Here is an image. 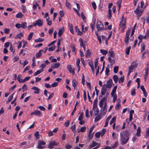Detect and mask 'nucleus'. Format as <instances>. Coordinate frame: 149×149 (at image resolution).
<instances>
[{"label":"nucleus","instance_id":"obj_35","mask_svg":"<svg viewBox=\"0 0 149 149\" xmlns=\"http://www.w3.org/2000/svg\"><path fill=\"white\" fill-rule=\"evenodd\" d=\"M49 59L51 60V62H57V59L55 58H53L52 56H50L49 58Z\"/></svg>","mask_w":149,"mask_h":149},{"label":"nucleus","instance_id":"obj_20","mask_svg":"<svg viewBox=\"0 0 149 149\" xmlns=\"http://www.w3.org/2000/svg\"><path fill=\"white\" fill-rule=\"evenodd\" d=\"M102 116L101 114H99L95 117V122H97L99 121L101 118Z\"/></svg>","mask_w":149,"mask_h":149},{"label":"nucleus","instance_id":"obj_21","mask_svg":"<svg viewBox=\"0 0 149 149\" xmlns=\"http://www.w3.org/2000/svg\"><path fill=\"white\" fill-rule=\"evenodd\" d=\"M60 65V64L58 63H53L52 64V68H57L59 67Z\"/></svg>","mask_w":149,"mask_h":149},{"label":"nucleus","instance_id":"obj_34","mask_svg":"<svg viewBox=\"0 0 149 149\" xmlns=\"http://www.w3.org/2000/svg\"><path fill=\"white\" fill-rule=\"evenodd\" d=\"M14 94V93H13L12 95H10L8 97V100L6 102L7 103L10 102L11 101V100H12V99L13 98V97Z\"/></svg>","mask_w":149,"mask_h":149},{"label":"nucleus","instance_id":"obj_23","mask_svg":"<svg viewBox=\"0 0 149 149\" xmlns=\"http://www.w3.org/2000/svg\"><path fill=\"white\" fill-rule=\"evenodd\" d=\"M97 144V143L94 141H93L92 143L89 146V148H91L95 146H96Z\"/></svg>","mask_w":149,"mask_h":149},{"label":"nucleus","instance_id":"obj_56","mask_svg":"<svg viewBox=\"0 0 149 149\" xmlns=\"http://www.w3.org/2000/svg\"><path fill=\"white\" fill-rule=\"evenodd\" d=\"M81 16L84 22H86V18L85 16L84 15L83 13H81Z\"/></svg>","mask_w":149,"mask_h":149},{"label":"nucleus","instance_id":"obj_62","mask_svg":"<svg viewBox=\"0 0 149 149\" xmlns=\"http://www.w3.org/2000/svg\"><path fill=\"white\" fill-rule=\"evenodd\" d=\"M147 15L146 17V20L147 23L149 24V12L147 13Z\"/></svg>","mask_w":149,"mask_h":149},{"label":"nucleus","instance_id":"obj_6","mask_svg":"<svg viewBox=\"0 0 149 149\" xmlns=\"http://www.w3.org/2000/svg\"><path fill=\"white\" fill-rule=\"evenodd\" d=\"M96 27L98 31L101 30L103 29V25L101 22L97 21L96 24Z\"/></svg>","mask_w":149,"mask_h":149},{"label":"nucleus","instance_id":"obj_49","mask_svg":"<svg viewBox=\"0 0 149 149\" xmlns=\"http://www.w3.org/2000/svg\"><path fill=\"white\" fill-rule=\"evenodd\" d=\"M94 133V132L91 133H90V132H89V134H88V137L89 139V140H90L93 137V134Z\"/></svg>","mask_w":149,"mask_h":149},{"label":"nucleus","instance_id":"obj_44","mask_svg":"<svg viewBox=\"0 0 149 149\" xmlns=\"http://www.w3.org/2000/svg\"><path fill=\"white\" fill-rule=\"evenodd\" d=\"M35 136L36 137L37 139H38L39 138V132L38 131H37L34 134Z\"/></svg>","mask_w":149,"mask_h":149},{"label":"nucleus","instance_id":"obj_59","mask_svg":"<svg viewBox=\"0 0 149 149\" xmlns=\"http://www.w3.org/2000/svg\"><path fill=\"white\" fill-rule=\"evenodd\" d=\"M55 46L51 47L48 49V51H53L55 49Z\"/></svg>","mask_w":149,"mask_h":149},{"label":"nucleus","instance_id":"obj_1","mask_svg":"<svg viewBox=\"0 0 149 149\" xmlns=\"http://www.w3.org/2000/svg\"><path fill=\"white\" fill-rule=\"evenodd\" d=\"M138 65V64L136 61H133L131 63L130 66L128 68L129 71L128 75H129L130 73L133 72V70L136 68Z\"/></svg>","mask_w":149,"mask_h":149},{"label":"nucleus","instance_id":"obj_26","mask_svg":"<svg viewBox=\"0 0 149 149\" xmlns=\"http://www.w3.org/2000/svg\"><path fill=\"white\" fill-rule=\"evenodd\" d=\"M43 51L42 50H40L38 53H37L36 54V56L37 58H38L42 56V52H43Z\"/></svg>","mask_w":149,"mask_h":149},{"label":"nucleus","instance_id":"obj_61","mask_svg":"<svg viewBox=\"0 0 149 149\" xmlns=\"http://www.w3.org/2000/svg\"><path fill=\"white\" fill-rule=\"evenodd\" d=\"M86 128L85 127H83L81 128L80 129V131L81 132H84L86 131Z\"/></svg>","mask_w":149,"mask_h":149},{"label":"nucleus","instance_id":"obj_63","mask_svg":"<svg viewBox=\"0 0 149 149\" xmlns=\"http://www.w3.org/2000/svg\"><path fill=\"white\" fill-rule=\"evenodd\" d=\"M22 89H23L24 90L23 91V92H24V91L25 90H27V87L26 85L24 84L22 88Z\"/></svg>","mask_w":149,"mask_h":149},{"label":"nucleus","instance_id":"obj_8","mask_svg":"<svg viewBox=\"0 0 149 149\" xmlns=\"http://www.w3.org/2000/svg\"><path fill=\"white\" fill-rule=\"evenodd\" d=\"M31 115H34L36 116H38L39 117L40 116L42 115L41 112L38 110H36L33 112H31Z\"/></svg>","mask_w":149,"mask_h":149},{"label":"nucleus","instance_id":"obj_54","mask_svg":"<svg viewBox=\"0 0 149 149\" xmlns=\"http://www.w3.org/2000/svg\"><path fill=\"white\" fill-rule=\"evenodd\" d=\"M58 82H55L52 84L51 85V86L53 87H55L58 85Z\"/></svg>","mask_w":149,"mask_h":149},{"label":"nucleus","instance_id":"obj_37","mask_svg":"<svg viewBox=\"0 0 149 149\" xmlns=\"http://www.w3.org/2000/svg\"><path fill=\"white\" fill-rule=\"evenodd\" d=\"M141 52H142L145 50V45L143 43H142L141 44Z\"/></svg>","mask_w":149,"mask_h":149},{"label":"nucleus","instance_id":"obj_2","mask_svg":"<svg viewBox=\"0 0 149 149\" xmlns=\"http://www.w3.org/2000/svg\"><path fill=\"white\" fill-rule=\"evenodd\" d=\"M117 88V86H115L113 89L112 90L111 93V97H113V102H116L117 99V96L116 93Z\"/></svg>","mask_w":149,"mask_h":149},{"label":"nucleus","instance_id":"obj_30","mask_svg":"<svg viewBox=\"0 0 149 149\" xmlns=\"http://www.w3.org/2000/svg\"><path fill=\"white\" fill-rule=\"evenodd\" d=\"M93 110L94 111V114L95 116L97 115L99 112V110L97 108H95V109H93Z\"/></svg>","mask_w":149,"mask_h":149},{"label":"nucleus","instance_id":"obj_31","mask_svg":"<svg viewBox=\"0 0 149 149\" xmlns=\"http://www.w3.org/2000/svg\"><path fill=\"white\" fill-rule=\"evenodd\" d=\"M126 24V22L125 20H124L123 22L122 21V22H121L120 24V27H125Z\"/></svg>","mask_w":149,"mask_h":149},{"label":"nucleus","instance_id":"obj_48","mask_svg":"<svg viewBox=\"0 0 149 149\" xmlns=\"http://www.w3.org/2000/svg\"><path fill=\"white\" fill-rule=\"evenodd\" d=\"M130 134V132L129 131L126 130L125 132L124 135L125 136H128Z\"/></svg>","mask_w":149,"mask_h":149},{"label":"nucleus","instance_id":"obj_58","mask_svg":"<svg viewBox=\"0 0 149 149\" xmlns=\"http://www.w3.org/2000/svg\"><path fill=\"white\" fill-rule=\"evenodd\" d=\"M90 50L88 49L86 51V57L88 58L90 57Z\"/></svg>","mask_w":149,"mask_h":149},{"label":"nucleus","instance_id":"obj_27","mask_svg":"<svg viewBox=\"0 0 149 149\" xmlns=\"http://www.w3.org/2000/svg\"><path fill=\"white\" fill-rule=\"evenodd\" d=\"M24 16V15L22 13L19 12L16 15V17L17 18H22Z\"/></svg>","mask_w":149,"mask_h":149},{"label":"nucleus","instance_id":"obj_28","mask_svg":"<svg viewBox=\"0 0 149 149\" xmlns=\"http://www.w3.org/2000/svg\"><path fill=\"white\" fill-rule=\"evenodd\" d=\"M141 128L140 127H139L137 130V132L136 133V136L138 137L140 136Z\"/></svg>","mask_w":149,"mask_h":149},{"label":"nucleus","instance_id":"obj_16","mask_svg":"<svg viewBox=\"0 0 149 149\" xmlns=\"http://www.w3.org/2000/svg\"><path fill=\"white\" fill-rule=\"evenodd\" d=\"M64 31L63 27L59 29L58 33V35L59 37H60Z\"/></svg>","mask_w":149,"mask_h":149},{"label":"nucleus","instance_id":"obj_47","mask_svg":"<svg viewBox=\"0 0 149 149\" xmlns=\"http://www.w3.org/2000/svg\"><path fill=\"white\" fill-rule=\"evenodd\" d=\"M124 80V77L123 76L121 77L120 78H119V79L118 82L119 83L120 82H122L123 83Z\"/></svg>","mask_w":149,"mask_h":149},{"label":"nucleus","instance_id":"obj_5","mask_svg":"<svg viewBox=\"0 0 149 149\" xmlns=\"http://www.w3.org/2000/svg\"><path fill=\"white\" fill-rule=\"evenodd\" d=\"M130 29H128L126 33V36L124 40L126 45H127L128 43V41L130 39L129 36L130 34Z\"/></svg>","mask_w":149,"mask_h":149},{"label":"nucleus","instance_id":"obj_53","mask_svg":"<svg viewBox=\"0 0 149 149\" xmlns=\"http://www.w3.org/2000/svg\"><path fill=\"white\" fill-rule=\"evenodd\" d=\"M30 77H26L24 79L22 80V83H24L26 81H27L29 79Z\"/></svg>","mask_w":149,"mask_h":149},{"label":"nucleus","instance_id":"obj_29","mask_svg":"<svg viewBox=\"0 0 149 149\" xmlns=\"http://www.w3.org/2000/svg\"><path fill=\"white\" fill-rule=\"evenodd\" d=\"M109 61L111 63V65L114 64L115 61L112 59L110 57H109L108 58Z\"/></svg>","mask_w":149,"mask_h":149},{"label":"nucleus","instance_id":"obj_11","mask_svg":"<svg viewBox=\"0 0 149 149\" xmlns=\"http://www.w3.org/2000/svg\"><path fill=\"white\" fill-rule=\"evenodd\" d=\"M67 67L68 70L70 73H72L73 74L74 73V68H72L71 65H68Z\"/></svg>","mask_w":149,"mask_h":149},{"label":"nucleus","instance_id":"obj_57","mask_svg":"<svg viewBox=\"0 0 149 149\" xmlns=\"http://www.w3.org/2000/svg\"><path fill=\"white\" fill-rule=\"evenodd\" d=\"M135 89V88H132V90L131 94L132 95L134 96L136 94Z\"/></svg>","mask_w":149,"mask_h":149},{"label":"nucleus","instance_id":"obj_24","mask_svg":"<svg viewBox=\"0 0 149 149\" xmlns=\"http://www.w3.org/2000/svg\"><path fill=\"white\" fill-rule=\"evenodd\" d=\"M72 86L74 88V89H75V87L78 84V83L76 80L75 79L73 80L72 81Z\"/></svg>","mask_w":149,"mask_h":149},{"label":"nucleus","instance_id":"obj_43","mask_svg":"<svg viewBox=\"0 0 149 149\" xmlns=\"http://www.w3.org/2000/svg\"><path fill=\"white\" fill-rule=\"evenodd\" d=\"M33 34V32H31L29 34V35L28 36V39L29 40H30L31 39Z\"/></svg>","mask_w":149,"mask_h":149},{"label":"nucleus","instance_id":"obj_60","mask_svg":"<svg viewBox=\"0 0 149 149\" xmlns=\"http://www.w3.org/2000/svg\"><path fill=\"white\" fill-rule=\"evenodd\" d=\"M70 32L74 34V31L73 30V25L72 24H71V25L70 26Z\"/></svg>","mask_w":149,"mask_h":149},{"label":"nucleus","instance_id":"obj_15","mask_svg":"<svg viewBox=\"0 0 149 149\" xmlns=\"http://www.w3.org/2000/svg\"><path fill=\"white\" fill-rule=\"evenodd\" d=\"M141 89L142 91L144 96L145 97H147V94L144 86H141Z\"/></svg>","mask_w":149,"mask_h":149},{"label":"nucleus","instance_id":"obj_22","mask_svg":"<svg viewBox=\"0 0 149 149\" xmlns=\"http://www.w3.org/2000/svg\"><path fill=\"white\" fill-rule=\"evenodd\" d=\"M97 98H96L94 101L93 108L95 109L97 108Z\"/></svg>","mask_w":149,"mask_h":149},{"label":"nucleus","instance_id":"obj_36","mask_svg":"<svg viewBox=\"0 0 149 149\" xmlns=\"http://www.w3.org/2000/svg\"><path fill=\"white\" fill-rule=\"evenodd\" d=\"M113 79L115 83H117L118 80V77L117 75H115L113 77Z\"/></svg>","mask_w":149,"mask_h":149},{"label":"nucleus","instance_id":"obj_55","mask_svg":"<svg viewBox=\"0 0 149 149\" xmlns=\"http://www.w3.org/2000/svg\"><path fill=\"white\" fill-rule=\"evenodd\" d=\"M21 76L19 74V75H18V76L17 77V79L18 80V81H19V83H21V82L22 83V80H23V79H22L20 77Z\"/></svg>","mask_w":149,"mask_h":149},{"label":"nucleus","instance_id":"obj_12","mask_svg":"<svg viewBox=\"0 0 149 149\" xmlns=\"http://www.w3.org/2000/svg\"><path fill=\"white\" fill-rule=\"evenodd\" d=\"M112 84V81L111 79H110L108 81L107 83L106 87L110 88L111 87Z\"/></svg>","mask_w":149,"mask_h":149},{"label":"nucleus","instance_id":"obj_4","mask_svg":"<svg viewBox=\"0 0 149 149\" xmlns=\"http://www.w3.org/2000/svg\"><path fill=\"white\" fill-rule=\"evenodd\" d=\"M103 103L104 104V107H105V108H106L107 102L106 99L105 97H103L102 99L99 102V106L100 107H102L103 106Z\"/></svg>","mask_w":149,"mask_h":149},{"label":"nucleus","instance_id":"obj_14","mask_svg":"<svg viewBox=\"0 0 149 149\" xmlns=\"http://www.w3.org/2000/svg\"><path fill=\"white\" fill-rule=\"evenodd\" d=\"M149 37V30L147 29L144 36H143V39H148Z\"/></svg>","mask_w":149,"mask_h":149},{"label":"nucleus","instance_id":"obj_42","mask_svg":"<svg viewBox=\"0 0 149 149\" xmlns=\"http://www.w3.org/2000/svg\"><path fill=\"white\" fill-rule=\"evenodd\" d=\"M116 117H113L111 120L109 122V124L110 125H111L112 124L114 123L116 120Z\"/></svg>","mask_w":149,"mask_h":149},{"label":"nucleus","instance_id":"obj_17","mask_svg":"<svg viewBox=\"0 0 149 149\" xmlns=\"http://www.w3.org/2000/svg\"><path fill=\"white\" fill-rule=\"evenodd\" d=\"M101 113L102 115H104L107 112V109L105 108V107H103L101 110Z\"/></svg>","mask_w":149,"mask_h":149},{"label":"nucleus","instance_id":"obj_9","mask_svg":"<svg viewBox=\"0 0 149 149\" xmlns=\"http://www.w3.org/2000/svg\"><path fill=\"white\" fill-rule=\"evenodd\" d=\"M57 145V143L54 141H50L48 145V148L52 149L53 148L54 146Z\"/></svg>","mask_w":149,"mask_h":149},{"label":"nucleus","instance_id":"obj_13","mask_svg":"<svg viewBox=\"0 0 149 149\" xmlns=\"http://www.w3.org/2000/svg\"><path fill=\"white\" fill-rule=\"evenodd\" d=\"M106 85L104 84L103 85V87L102 88L101 91V93L102 95H104L106 93L107 91V88L105 87Z\"/></svg>","mask_w":149,"mask_h":149},{"label":"nucleus","instance_id":"obj_41","mask_svg":"<svg viewBox=\"0 0 149 149\" xmlns=\"http://www.w3.org/2000/svg\"><path fill=\"white\" fill-rule=\"evenodd\" d=\"M131 48V47H130L126 49L125 50V53L127 55H128L129 54Z\"/></svg>","mask_w":149,"mask_h":149},{"label":"nucleus","instance_id":"obj_33","mask_svg":"<svg viewBox=\"0 0 149 149\" xmlns=\"http://www.w3.org/2000/svg\"><path fill=\"white\" fill-rule=\"evenodd\" d=\"M49 19L50 18L49 17H48V18L46 19V20L47 22V24L49 26H50L52 24V21L51 20H49Z\"/></svg>","mask_w":149,"mask_h":149},{"label":"nucleus","instance_id":"obj_39","mask_svg":"<svg viewBox=\"0 0 149 149\" xmlns=\"http://www.w3.org/2000/svg\"><path fill=\"white\" fill-rule=\"evenodd\" d=\"M44 40V39L39 38L38 39H36L35 40V42H42Z\"/></svg>","mask_w":149,"mask_h":149},{"label":"nucleus","instance_id":"obj_10","mask_svg":"<svg viewBox=\"0 0 149 149\" xmlns=\"http://www.w3.org/2000/svg\"><path fill=\"white\" fill-rule=\"evenodd\" d=\"M138 6V7L134 11V12L136 14L139 15H142V12L141 10L139 9V6Z\"/></svg>","mask_w":149,"mask_h":149},{"label":"nucleus","instance_id":"obj_25","mask_svg":"<svg viewBox=\"0 0 149 149\" xmlns=\"http://www.w3.org/2000/svg\"><path fill=\"white\" fill-rule=\"evenodd\" d=\"M148 68L146 69L145 72V74L144 75V78L145 79V81H146L147 78L148 77Z\"/></svg>","mask_w":149,"mask_h":149},{"label":"nucleus","instance_id":"obj_51","mask_svg":"<svg viewBox=\"0 0 149 149\" xmlns=\"http://www.w3.org/2000/svg\"><path fill=\"white\" fill-rule=\"evenodd\" d=\"M70 121L69 120H67L64 124V125L66 127H68L69 126L70 123Z\"/></svg>","mask_w":149,"mask_h":149},{"label":"nucleus","instance_id":"obj_50","mask_svg":"<svg viewBox=\"0 0 149 149\" xmlns=\"http://www.w3.org/2000/svg\"><path fill=\"white\" fill-rule=\"evenodd\" d=\"M27 23L26 22H24L22 23V28L23 29H25L26 27Z\"/></svg>","mask_w":149,"mask_h":149},{"label":"nucleus","instance_id":"obj_32","mask_svg":"<svg viewBox=\"0 0 149 149\" xmlns=\"http://www.w3.org/2000/svg\"><path fill=\"white\" fill-rule=\"evenodd\" d=\"M100 52L103 55H106L108 53V51L104 49H100Z\"/></svg>","mask_w":149,"mask_h":149},{"label":"nucleus","instance_id":"obj_52","mask_svg":"<svg viewBox=\"0 0 149 149\" xmlns=\"http://www.w3.org/2000/svg\"><path fill=\"white\" fill-rule=\"evenodd\" d=\"M66 6L68 8L70 9L71 8V5L67 1H66Z\"/></svg>","mask_w":149,"mask_h":149},{"label":"nucleus","instance_id":"obj_46","mask_svg":"<svg viewBox=\"0 0 149 149\" xmlns=\"http://www.w3.org/2000/svg\"><path fill=\"white\" fill-rule=\"evenodd\" d=\"M118 66H116L113 68V71L115 73H116L118 71Z\"/></svg>","mask_w":149,"mask_h":149},{"label":"nucleus","instance_id":"obj_7","mask_svg":"<svg viewBox=\"0 0 149 149\" xmlns=\"http://www.w3.org/2000/svg\"><path fill=\"white\" fill-rule=\"evenodd\" d=\"M43 22L40 19H38L36 20L35 22L33 24V26H35L38 25L39 26H41L43 25Z\"/></svg>","mask_w":149,"mask_h":149},{"label":"nucleus","instance_id":"obj_38","mask_svg":"<svg viewBox=\"0 0 149 149\" xmlns=\"http://www.w3.org/2000/svg\"><path fill=\"white\" fill-rule=\"evenodd\" d=\"M42 71H43V70L42 69L38 70L34 73V76H36L40 73Z\"/></svg>","mask_w":149,"mask_h":149},{"label":"nucleus","instance_id":"obj_64","mask_svg":"<svg viewBox=\"0 0 149 149\" xmlns=\"http://www.w3.org/2000/svg\"><path fill=\"white\" fill-rule=\"evenodd\" d=\"M100 135L101 133L100 132H97L95 133V136L97 138H99Z\"/></svg>","mask_w":149,"mask_h":149},{"label":"nucleus","instance_id":"obj_3","mask_svg":"<svg viewBox=\"0 0 149 149\" xmlns=\"http://www.w3.org/2000/svg\"><path fill=\"white\" fill-rule=\"evenodd\" d=\"M120 140L121 142V144L122 145L125 144L129 140V137L128 136H125L124 137L120 133Z\"/></svg>","mask_w":149,"mask_h":149},{"label":"nucleus","instance_id":"obj_40","mask_svg":"<svg viewBox=\"0 0 149 149\" xmlns=\"http://www.w3.org/2000/svg\"><path fill=\"white\" fill-rule=\"evenodd\" d=\"M38 142V144L40 145H44L46 144V143L43 141L39 140Z\"/></svg>","mask_w":149,"mask_h":149},{"label":"nucleus","instance_id":"obj_45","mask_svg":"<svg viewBox=\"0 0 149 149\" xmlns=\"http://www.w3.org/2000/svg\"><path fill=\"white\" fill-rule=\"evenodd\" d=\"M75 128L76 126L74 125L72 126L71 127V129H72V131L75 133L76 132Z\"/></svg>","mask_w":149,"mask_h":149},{"label":"nucleus","instance_id":"obj_18","mask_svg":"<svg viewBox=\"0 0 149 149\" xmlns=\"http://www.w3.org/2000/svg\"><path fill=\"white\" fill-rule=\"evenodd\" d=\"M109 56L113 58H114L115 57L114 53L113 52V51L112 50V49L109 51Z\"/></svg>","mask_w":149,"mask_h":149},{"label":"nucleus","instance_id":"obj_19","mask_svg":"<svg viewBox=\"0 0 149 149\" xmlns=\"http://www.w3.org/2000/svg\"><path fill=\"white\" fill-rule=\"evenodd\" d=\"M31 89L36 91L34 92V93H35V94L39 93V92H40V91H39V89L38 88H37L36 86H34V87H33L31 88Z\"/></svg>","mask_w":149,"mask_h":149}]
</instances>
